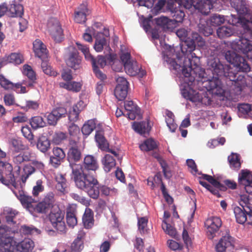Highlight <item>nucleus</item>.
<instances>
[{
	"label": "nucleus",
	"mask_w": 252,
	"mask_h": 252,
	"mask_svg": "<svg viewBox=\"0 0 252 252\" xmlns=\"http://www.w3.org/2000/svg\"><path fill=\"white\" fill-rule=\"evenodd\" d=\"M84 248V243L82 236L79 235L71 245V252H80Z\"/></svg>",
	"instance_id": "6e6d98bb"
},
{
	"label": "nucleus",
	"mask_w": 252,
	"mask_h": 252,
	"mask_svg": "<svg viewBox=\"0 0 252 252\" xmlns=\"http://www.w3.org/2000/svg\"><path fill=\"white\" fill-rule=\"evenodd\" d=\"M33 49L36 57L41 60H45L48 58V50L46 46L39 39H37L33 42Z\"/></svg>",
	"instance_id": "5701e85b"
},
{
	"label": "nucleus",
	"mask_w": 252,
	"mask_h": 252,
	"mask_svg": "<svg viewBox=\"0 0 252 252\" xmlns=\"http://www.w3.org/2000/svg\"><path fill=\"white\" fill-rule=\"evenodd\" d=\"M104 170L108 172L116 165V161L113 157L109 154H106L102 161Z\"/></svg>",
	"instance_id": "37998d69"
},
{
	"label": "nucleus",
	"mask_w": 252,
	"mask_h": 252,
	"mask_svg": "<svg viewBox=\"0 0 252 252\" xmlns=\"http://www.w3.org/2000/svg\"><path fill=\"white\" fill-rule=\"evenodd\" d=\"M203 72L199 73L198 78L195 80L198 82V84H201L203 88L213 94L222 95L224 91L221 81L219 79L220 76H213L211 79H208L203 77Z\"/></svg>",
	"instance_id": "20e7f679"
},
{
	"label": "nucleus",
	"mask_w": 252,
	"mask_h": 252,
	"mask_svg": "<svg viewBox=\"0 0 252 252\" xmlns=\"http://www.w3.org/2000/svg\"><path fill=\"white\" fill-rule=\"evenodd\" d=\"M30 124L32 127L36 129L38 128L43 127L46 126V123L41 116H34L31 118Z\"/></svg>",
	"instance_id": "5fc2aeb1"
},
{
	"label": "nucleus",
	"mask_w": 252,
	"mask_h": 252,
	"mask_svg": "<svg viewBox=\"0 0 252 252\" xmlns=\"http://www.w3.org/2000/svg\"><path fill=\"white\" fill-rule=\"evenodd\" d=\"M182 94L185 98L193 102H200L205 105L211 104V100L206 96V94L203 95H201L198 92L190 88L183 89L182 91Z\"/></svg>",
	"instance_id": "1a4fd4ad"
},
{
	"label": "nucleus",
	"mask_w": 252,
	"mask_h": 252,
	"mask_svg": "<svg viewBox=\"0 0 252 252\" xmlns=\"http://www.w3.org/2000/svg\"><path fill=\"white\" fill-rule=\"evenodd\" d=\"M48 31L53 39L56 42H61L63 38V30L59 22L55 20L54 23H48Z\"/></svg>",
	"instance_id": "412c9836"
},
{
	"label": "nucleus",
	"mask_w": 252,
	"mask_h": 252,
	"mask_svg": "<svg viewBox=\"0 0 252 252\" xmlns=\"http://www.w3.org/2000/svg\"><path fill=\"white\" fill-rule=\"evenodd\" d=\"M5 177L0 172V182L6 186L12 185L16 187V179L17 176L13 172V166L11 164H6L4 168Z\"/></svg>",
	"instance_id": "dca6fc26"
},
{
	"label": "nucleus",
	"mask_w": 252,
	"mask_h": 252,
	"mask_svg": "<svg viewBox=\"0 0 252 252\" xmlns=\"http://www.w3.org/2000/svg\"><path fill=\"white\" fill-rule=\"evenodd\" d=\"M54 194L49 192L45 196L43 200L36 203L31 213L46 214L53 207L55 202Z\"/></svg>",
	"instance_id": "0eeeda50"
},
{
	"label": "nucleus",
	"mask_w": 252,
	"mask_h": 252,
	"mask_svg": "<svg viewBox=\"0 0 252 252\" xmlns=\"http://www.w3.org/2000/svg\"><path fill=\"white\" fill-rule=\"evenodd\" d=\"M56 180L57 182L56 189L63 193L67 192L68 185L64 177L62 174L59 175L56 177Z\"/></svg>",
	"instance_id": "58836bf2"
},
{
	"label": "nucleus",
	"mask_w": 252,
	"mask_h": 252,
	"mask_svg": "<svg viewBox=\"0 0 252 252\" xmlns=\"http://www.w3.org/2000/svg\"><path fill=\"white\" fill-rule=\"evenodd\" d=\"M82 166L83 171H86L87 173H93L96 175L95 171L98 168V164L94 157L87 155L84 159L83 165Z\"/></svg>",
	"instance_id": "aec40b11"
},
{
	"label": "nucleus",
	"mask_w": 252,
	"mask_h": 252,
	"mask_svg": "<svg viewBox=\"0 0 252 252\" xmlns=\"http://www.w3.org/2000/svg\"><path fill=\"white\" fill-rule=\"evenodd\" d=\"M127 90L128 88L117 85L114 90L115 96L119 101L123 100L127 96Z\"/></svg>",
	"instance_id": "3c124183"
},
{
	"label": "nucleus",
	"mask_w": 252,
	"mask_h": 252,
	"mask_svg": "<svg viewBox=\"0 0 252 252\" xmlns=\"http://www.w3.org/2000/svg\"><path fill=\"white\" fill-rule=\"evenodd\" d=\"M50 142L45 136H41L38 139L36 146L42 153L46 152L50 147Z\"/></svg>",
	"instance_id": "c03bdc74"
},
{
	"label": "nucleus",
	"mask_w": 252,
	"mask_h": 252,
	"mask_svg": "<svg viewBox=\"0 0 252 252\" xmlns=\"http://www.w3.org/2000/svg\"><path fill=\"white\" fill-rule=\"evenodd\" d=\"M245 82V79L243 81H238L234 83V84L232 83L233 85L230 90V94L234 99L238 98L241 95Z\"/></svg>",
	"instance_id": "473e14b6"
},
{
	"label": "nucleus",
	"mask_w": 252,
	"mask_h": 252,
	"mask_svg": "<svg viewBox=\"0 0 252 252\" xmlns=\"http://www.w3.org/2000/svg\"><path fill=\"white\" fill-rule=\"evenodd\" d=\"M67 138L66 133L61 131H56L52 137V142L53 143L59 145L61 144Z\"/></svg>",
	"instance_id": "4d7b16f0"
},
{
	"label": "nucleus",
	"mask_w": 252,
	"mask_h": 252,
	"mask_svg": "<svg viewBox=\"0 0 252 252\" xmlns=\"http://www.w3.org/2000/svg\"><path fill=\"white\" fill-rule=\"evenodd\" d=\"M209 23L207 21H201L198 24V31L200 33L203 34L205 36H208L213 33V29L208 25Z\"/></svg>",
	"instance_id": "8fccbe9b"
},
{
	"label": "nucleus",
	"mask_w": 252,
	"mask_h": 252,
	"mask_svg": "<svg viewBox=\"0 0 252 252\" xmlns=\"http://www.w3.org/2000/svg\"><path fill=\"white\" fill-rule=\"evenodd\" d=\"M192 6L202 14L207 15L210 12L213 4L212 0H187L185 7L189 8Z\"/></svg>",
	"instance_id": "9d476101"
},
{
	"label": "nucleus",
	"mask_w": 252,
	"mask_h": 252,
	"mask_svg": "<svg viewBox=\"0 0 252 252\" xmlns=\"http://www.w3.org/2000/svg\"><path fill=\"white\" fill-rule=\"evenodd\" d=\"M141 67L138 65L136 61H134L125 65L126 72L130 76H136L140 70Z\"/></svg>",
	"instance_id": "ea45409f"
},
{
	"label": "nucleus",
	"mask_w": 252,
	"mask_h": 252,
	"mask_svg": "<svg viewBox=\"0 0 252 252\" xmlns=\"http://www.w3.org/2000/svg\"><path fill=\"white\" fill-rule=\"evenodd\" d=\"M233 238L230 236L229 231L227 230L226 234L222 236L216 245L217 252H225L226 249L233 246Z\"/></svg>",
	"instance_id": "6ab92c4d"
},
{
	"label": "nucleus",
	"mask_w": 252,
	"mask_h": 252,
	"mask_svg": "<svg viewBox=\"0 0 252 252\" xmlns=\"http://www.w3.org/2000/svg\"><path fill=\"white\" fill-rule=\"evenodd\" d=\"M171 13L173 18L172 21H174V25L175 27L177 23L182 22L185 14L183 10L178 8H175L174 10L171 11Z\"/></svg>",
	"instance_id": "603ef678"
},
{
	"label": "nucleus",
	"mask_w": 252,
	"mask_h": 252,
	"mask_svg": "<svg viewBox=\"0 0 252 252\" xmlns=\"http://www.w3.org/2000/svg\"><path fill=\"white\" fill-rule=\"evenodd\" d=\"M12 153L20 152L26 149V147L19 139L13 138L10 142Z\"/></svg>",
	"instance_id": "09e8293b"
},
{
	"label": "nucleus",
	"mask_w": 252,
	"mask_h": 252,
	"mask_svg": "<svg viewBox=\"0 0 252 252\" xmlns=\"http://www.w3.org/2000/svg\"><path fill=\"white\" fill-rule=\"evenodd\" d=\"M90 13L91 11L88 8L87 3H83L74 12V21L77 23H84L87 20L86 17Z\"/></svg>",
	"instance_id": "4be33fe9"
},
{
	"label": "nucleus",
	"mask_w": 252,
	"mask_h": 252,
	"mask_svg": "<svg viewBox=\"0 0 252 252\" xmlns=\"http://www.w3.org/2000/svg\"><path fill=\"white\" fill-rule=\"evenodd\" d=\"M82 84L80 82L75 81H70L66 83L62 82L60 83V86L68 91L74 92H79L82 88Z\"/></svg>",
	"instance_id": "a19ab883"
},
{
	"label": "nucleus",
	"mask_w": 252,
	"mask_h": 252,
	"mask_svg": "<svg viewBox=\"0 0 252 252\" xmlns=\"http://www.w3.org/2000/svg\"><path fill=\"white\" fill-rule=\"evenodd\" d=\"M124 107L125 109L128 112L126 115L130 120H134L140 113L139 108L132 100L125 101Z\"/></svg>",
	"instance_id": "393cba45"
},
{
	"label": "nucleus",
	"mask_w": 252,
	"mask_h": 252,
	"mask_svg": "<svg viewBox=\"0 0 252 252\" xmlns=\"http://www.w3.org/2000/svg\"><path fill=\"white\" fill-rule=\"evenodd\" d=\"M82 221L86 228H90L94 225V213L90 209H86L82 218Z\"/></svg>",
	"instance_id": "f704fd0d"
},
{
	"label": "nucleus",
	"mask_w": 252,
	"mask_h": 252,
	"mask_svg": "<svg viewBox=\"0 0 252 252\" xmlns=\"http://www.w3.org/2000/svg\"><path fill=\"white\" fill-rule=\"evenodd\" d=\"M69 140L76 141L79 142L80 130L79 127L74 123L69 124L67 126Z\"/></svg>",
	"instance_id": "c756f323"
},
{
	"label": "nucleus",
	"mask_w": 252,
	"mask_h": 252,
	"mask_svg": "<svg viewBox=\"0 0 252 252\" xmlns=\"http://www.w3.org/2000/svg\"><path fill=\"white\" fill-rule=\"evenodd\" d=\"M35 158V154L32 152L25 151L20 152L12 153V159L13 163L16 165L14 174L18 176L21 171L20 165L23 164L25 162L32 160Z\"/></svg>",
	"instance_id": "6e6552de"
},
{
	"label": "nucleus",
	"mask_w": 252,
	"mask_h": 252,
	"mask_svg": "<svg viewBox=\"0 0 252 252\" xmlns=\"http://www.w3.org/2000/svg\"><path fill=\"white\" fill-rule=\"evenodd\" d=\"M232 48L238 52H242L243 54L249 51V49L252 48V44L250 41L243 36L234 40L231 44Z\"/></svg>",
	"instance_id": "f3484780"
},
{
	"label": "nucleus",
	"mask_w": 252,
	"mask_h": 252,
	"mask_svg": "<svg viewBox=\"0 0 252 252\" xmlns=\"http://www.w3.org/2000/svg\"><path fill=\"white\" fill-rule=\"evenodd\" d=\"M133 129L137 132L142 134L148 133L150 130L149 124L147 122H134Z\"/></svg>",
	"instance_id": "e433bc0d"
},
{
	"label": "nucleus",
	"mask_w": 252,
	"mask_h": 252,
	"mask_svg": "<svg viewBox=\"0 0 252 252\" xmlns=\"http://www.w3.org/2000/svg\"><path fill=\"white\" fill-rule=\"evenodd\" d=\"M23 169L24 174L22 176V180L23 182H25L28 177L35 172V169L31 164L26 165Z\"/></svg>",
	"instance_id": "69168bd1"
},
{
	"label": "nucleus",
	"mask_w": 252,
	"mask_h": 252,
	"mask_svg": "<svg viewBox=\"0 0 252 252\" xmlns=\"http://www.w3.org/2000/svg\"><path fill=\"white\" fill-rule=\"evenodd\" d=\"M177 35L185 41V43L189 41L190 38L188 37L189 32L184 28H181L178 30L176 32Z\"/></svg>",
	"instance_id": "774afa93"
},
{
	"label": "nucleus",
	"mask_w": 252,
	"mask_h": 252,
	"mask_svg": "<svg viewBox=\"0 0 252 252\" xmlns=\"http://www.w3.org/2000/svg\"><path fill=\"white\" fill-rule=\"evenodd\" d=\"M192 51L186 50L185 55L187 54V57L185 58L182 66L183 74L185 77H189L191 83L198 78L197 73H204L199 66V58Z\"/></svg>",
	"instance_id": "7ed1b4c3"
},
{
	"label": "nucleus",
	"mask_w": 252,
	"mask_h": 252,
	"mask_svg": "<svg viewBox=\"0 0 252 252\" xmlns=\"http://www.w3.org/2000/svg\"><path fill=\"white\" fill-rule=\"evenodd\" d=\"M96 122L95 119L89 120L83 125L81 131L84 136L87 137L96 128Z\"/></svg>",
	"instance_id": "c9c22d12"
},
{
	"label": "nucleus",
	"mask_w": 252,
	"mask_h": 252,
	"mask_svg": "<svg viewBox=\"0 0 252 252\" xmlns=\"http://www.w3.org/2000/svg\"><path fill=\"white\" fill-rule=\"evenodd\" d=\"M240 205L241 207L235 206L233 208L236 221L240 224L244 223L248 219V216L250 220L249 223L252 224V207L244 201H241Z\"/></svg>",
	"instance_id": "39448f33"
},
{
	"label": "nucleus",
	"mask_w": 252,
	"mask_h": 252,
	"mask_svg": "<svg viewBox=\"0 0 252 252\" xmlns=\"http://www.w3.org/2000/svg\"><path fill=\"white\" fill-rule=\"evenodd\" d=\"M15 244L13 237L9 236L4 229L0 228V247L6 252V250L15 245Z\"/></svg>",
	"instance_id": "b1692460"
},
{
	"label": "nucleus",
	"mask_w": 252,
	"mask_h": 252,
	"mask_svg": "<svg viewBox=\"0 0 252 252\" xmlns=\"http://www.w3.org/2000/svg\"><path fill=\"white\" fill-rule=\"evenodd\" d=\"M239 115L247 118H252V105L248 103H241L238 106Z\"/></svg>",
	"instance_id": "72a5a7b5"
},
{
	"label": "nucleus",
	"mask_w": 252,
	"mask_h": 252,
	"mask_svg": "<svg viewBox=\"0 0 252 252\" xmlns=\"http://www.w3.org/2000/svg\"><path fill=\"white\" fill-rule=\"evenodd\" d=\"M221 224L220 219L217 217H214L206 220L205 225L207 228V235L209 239H213L215 237Z\"/></svg>",
	"instance_id": "4468645a"
},
{
	"label": "nucleus",
	"mask_w": 252,
	"mask_h": 252,
	"mask_svg": "<svg viewBox=\"0 0 252 252\" xmlns=\"http://www.w3.org/2000/svg\"><path fill=\"white\" fill-rule=\"evenodd\" d=\"M217 33L219 38H223L230 36L233 34V31L230 28L222 26L217 30Z\"/></svg>",
	"instance_id": "052dcab7"
},
{
	"label": "nucleus",
	"mask_w": 252,
	"mask_h": 252,
	"mask_svg": "<svg viewBox=\"0 0 252 252\" xmlns=\"http://www.w3.org/2000/svg\"><path fill=\"white\" fill-rule=\"evenodd\" d=\"M34 247V243L30 239H24L16 245V250L19 252H29Z\"/></svg>",
	"instance_id": "7c9ffc66"
},
{
	"label": "nucleus",
	"mask_w": 252,
	"mask_h": 252,
	"mask_svg": "<svg viewBox=\"0 0 252 252\" xmlns=\"http://www.w3.org/2000/svg\"><path fill=\"white\" fill-rule=\"evenodd\" d=\"M67 110L62 106L56 107L47 116L48 124L50 126H56L58 121L61 118L65 117Z\"/></svg>",
	"instance_id": "2eb2a0df"
},
{
	"label": "nucleus",
	"mask_w": 252,
	"mask_h": 252,
	"mask_svg": "<svg viewBox=\"0 0 252 252\" xmlns=\"http://www.w3.org/2000/svg\"><path fill=\"white\" fill-rule=\"evenodd\" d=\"M80 112L78 105H75L72 107V110L68 113V119L70 122H76L79 118V115Z\"/></svg>",
	"instance_id": "e2e57ef3"
},
{
	"label": "nucleus",
	"mask_w": 252,
	"mask_h": 252,
	"mask_svg": "<svg viewBox=\"0 0 252 252\" xmlns=\"http://www.w3.org/2000/svg\"><path fill=\"white\" fill-rule=\"evenodd\" d=\"M95 139L99 149L102 151L107 150L109 143L104 136L103 130H99L96 131Z\"/></svg>",
	"instance_id": "2f4dec72"
},
{
	"label": "nucleus",
	"mask_w": 252,
	"mask_h": 252,
	"mask_svg": "<svg viewBox=\"0 0 252 252\" xmlns=\"http://www.w3.org/2000/svg\"><path fill=\"white\" fill-rule=\"evenodd\" d=\"M39 104L37 101L33 100H27L26 104L22 106L21 109L25 111L29 110H36L39 108Z\"/></svg>",
	"instance_id": "338daca9"
},
{
	"label": "nucleus",
	"mask_w": 252,
	"mask_h": 252,
	"mask_svg": "<svg viewBox=\"0 0 252 252\" xmlns=\"http://www.w3.org/2000/svg\"><path fill=\"white\" fill-rule=\"evenodd\" d=\"M162 228L166 234H168L173 238L175 239L177 238L178 235L177 234L176 229L170 224L167 223V222L165 220L162 221Z\"/></svg>",
	"instance_id": "13d9d810"
},
{
	"label": "nucleus",
	"mask_w": 252,
	"mask_h": 252,
	"mask_svg": "<svg viewBox=\"0 0 252 252\" xmlns=\"http://www.w3.org/2000/svg\"><path fill=\"white\" fill-rule=\"evenodd\" d=\"M24 14L23 6L20 4L13 3L8 6L7 15L10 17H22Z\"/></svg>",
	"instance_id": "bb28decb"
},
{
	"label": "nucleus",
	"mask_w": 252,
	"mask_h": 252,
	"mask_svg": "<svg viewBox=\"0 0 252 252\" xmlns=\"http://www.w3.org/2000/svg\"><path fill=\"white\" fill-rule=\"evenodd\" d=\"M106 39L104 37L102 33H100L96 38L95 44L94 45V49L97 52H101L104 46L106 45Z\"/></svg>",
	"instance_id": "de8ad7c7"
},
{
	"label": "nucleus",
	"mask_w": 252,
	"mask_h": 252,
	"mask_svg": "<svg viewBox=\"0 0 252 252\" xmlns=\"http://www.w3.org/2000/svg\"><path fill=\"white\" fill-rule=\"evenodd\" d=\"M142 151H149L154 150L157 148L156 142L152 139H148L139 146Z\"/></svg>",
	"instance_id": "bf43d9fd"
},
{
	"label": "nucleus",
	"mask_w": 252,
	"mask_h": 252,
	"mask_svg": "<svg viewBox=\"0 0 252 252\" xmlns=\"http://www.w3.org/2000/svg\"><path fill=\"white\" fill-rule=\"evenodd\" d=\"M64 215L62 211L58 209L57 211H52L49 216V219L52 225L58 231L65 233L66 226L63 220Z\"/></svg>",
	"instance_id": "9b49d317"
},
{
	"label": "nucleus",
	"mask_w": 252,
	"mask_h": 252,
	"mask_svg": "<svg viewBox=\"0 0 252 252\" xmlns=\"http://www.w3.org/2000/svg\"><path fill=\"white\" fill-rule=\"evenodd\" d=\"M41 66L44 73L50 76H56L58 74L57 71H55L52 67L48 64L46 60H42Z\"/></svg>",
	"instance_id": "680f3d73"
},
{
	"label": "nucleus",
	"mask_w": 252,
	"mask_h": 252,
	"mask_svg": "<svg viewBox=\"0 0 252 252\" xmlns=\"http://www.w3.org/2000/svg\"><path fill=\"white\" fill-rule=\"evenodd\" d=\"M71 178L79 189L87 193L93 199L98 198L100 184L96 175L83 171L82 165H74L72 166Z\"/></svg>",
	"instance_id": "f257e3e1"
},
{
	"label": "nucleus",
	"mask_w": 252,
	"mask_h": 252,
	"mask_svg": "<svg viewBox=\"0 0 252 252\" xmlns=\"http://www.w3.org/2000/svg\"><path fill=\"white\" fill-rule=\"evenodd\" d=\"M4 58L7 63H12L15 64H19L24 62L23 56L18 53H11L10 55Z\"/></svg>",
	"instance_id": "49530a36"
},
{
	"label": "nucleus",
	"mask_w": 252,
	"mask_h": 252,
	"mask_svg": "<svg viewBox=\"0 0 252 252\" xmlns=\"http://www.w3.org/2000/svg\"><path fill=\"white\" fill-rule=\"evenodd\" d=\"M13 192L20 200L23 207L31 213L32 211L33 210V206L37 202L35 197L29 195L23 190H13Z\"/></svg>",
	"instance_id": "ddd939ff"
},
{
	"label": "nucleus",
	"mask_w": 252,
	"mask_h": 252,
	"mask_svg": "<svg viewBox=\"0 0 252 252\" xmlns=\"http://www.w3.org/2000/svg\"><path fill=\"white\" fill-rule=\"evenodd\" d=\"M81 63V58L79 56L77 50L74 47L71 48L68 58L66 60L67 65L76 70L80 68Z\"/></svg>",
	"instance_id": "a211bd4d"
},
{
	"label": "nucleus",
	"mask_w": 252,
	"mask_h": 252,
	"mask_svg": "<svg viewBox=\"0 0 252 252\" xmlns=\"http://www.w3.org/2000/svg\"><path fill=\"white\" fill-rule=\"evenodd\" d=\"M199 179H203L208 181L210 184H211V185L214 186V187L219 189L220 190L222 191H225L226 190V187L225 184L223 185L221 184L211 175L202 174V177H199Z\"/></svg>",
	"instance_id": "79ce46f5"
},
{
	"label": "nucleus",
	"mask_w": 252,
	"mask_h": 252,
	"mask_svg": "<svg viewBox=\"0 0 252 252\" xmlns=\"http://www.w3.org/2000/svg\"><path fill=\"white\" fill-rule=\"evenodd\" d=\"M224 21V16L214 14L210 17L208 22L212 26L217 27L222 24Z\"/></svg>",
	"instance_id": "864d4df0"
},
{
	"label": "nucleus",
	"mask_w": 252,
	"mask_h": 252,
	"mask_svg": "<svg viewBox=\"0 0 252 252\" xmlns=\"http://www.w3.org/2000/svg\"><path fill=\"white\" fill-rule=\"evenodd\" d=\"M23 73L26 75L30 80H36L37 79L35 72L29 65L25 64L23 66Z\"/></svg>",
	"instance_id": "0e129e2a"
},
{
	"label": "nucleus",
	"mask_w": 252,
	"mask_h": 252,
	"mask_svg": "<svg viewBox=\"0 0 252 252\" xmlns=\"http://www.w3.org/2000/svg\"><path fill=\"white\" fill-rule=\"evenodd\" d=\"M252 181V175L251 172L248 170H242L239 174L238 183L241 186L245 184H249Z\"/></svg>",
	"instance_id": "a18cd8bd"
},
{
	"label": "nucleus",
	"mask_w": 252,
	"mask_h": 252,
	"mask_svg": "<svg viewBox=\"0 0 252 252\" xmlns=\"http://www.w3.org/2000/svg\"><path fill=\"white\" fill-rule=\"evenodd\" d=\"M225 57L227 62L233 64L239 71L246 72L250 70V67L246 60L234 52L227 51L225 53Z\"/></svg>",
	"instance_id": "423d86ee"
},
{
	"label": "nucleus",
	"mask_w": 252,
	"mask_h": 252,
	"mask_svg": "<svg viewBox=\"0 0 252 252\" xmlns=\"http://www.w3.org/2000/svg\"><path fill=\"white\" fill-rule=\"evenodd\" d=\"M155 22L157 25L161 27L164 30H172L175 28L174 21H172V19L165 16H160L155 19Z\"/></svg>",
	"instance_id": "cd10ccee"
},
{
	"label": "nucleus",
	"mask_w": 252,
	"mask_h": 252,
	"mask_svg": "<svg viewBox=\"0 0 252 252\" xmlns=\"http://www.w3.org/2000/svg\"><path fill=\"white\" fill-rule=\"evenodd\" d=\"M79 142L76 141H69V149L67 153V159L69 162V166L72 169L74 165H80L74 162L79 161L81 159V152L79 149Z\"/></svg>",
	"instance_id": "f8f14e48"
},
{
	"label": "nucleus",
	"mask_w": 252,
	"mask_h": 252,
	"mask_svg": "<svg viewBox=\"0 0 252 252\" xmlns=\"http://www.w3.org/2000/svg\"><path fill=\"white\" fill-rule=\"evenodd\" d=\"M189 43L186 44L188 46V49H189V51L194 50L196 43L199 46H203L205 44L203 38L196 32H192L191 38L189 39Z\"/></svg>",
	"instance_id": "c85d7f7f"
},
{
	"label": "nucleus",
	"mask_w": 252,
	"mask_h": 252,
	"mask_svg": "<svg viewBox=\"0 0 252 252\" xmlns=\"http://www.w3.org/2000/svg\"><path fill=\"white\" fill-rule=\"evenodd\" d=\"M77 210L73 207H69L66 209V220L68 226L74 227L77 224L76 216Z\"/></svg>",
	"instance_id": "a878e982"
},
{
	"label": "nucleus",
	"mask_w": 252,
	"mask_h": 252,
	"mask_svg": "<svg viewBox=\"0 0 252 252\" xmlns=\"http://www.w3.org/2000/svg\"><path fill=\"white\" fill-rule=\"evenodd\" d=\"M207 64L214 75L224 76L232 82L243 81L244 76L237 71L233 70L227 65H224L218 58H211L208 60Z\"/></svg>",
	"instance_id": "f03ea898"
},
{
	"label": "nucleus",
	"mask_w": 252,
	"mask_h": 252,
	"mask_svg": "<svg viewBox=\"0 0 252 252\" xmlns=\"http://www.w3.org/2000/svg\"><path fill=\"white\" fill-rule=\"evenodd\" d=\"M230 167L234 170H239L241 165L240 155L237 153H232L227 158Z\"/></svg>",
	"instance_id": "4c0bfd02"
}]
</instances>
